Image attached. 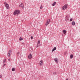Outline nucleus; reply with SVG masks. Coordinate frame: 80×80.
<instances>
[{
	"label": "nucleus",
	"mask_w": 80,
	"mask_h": 80,
	"mask_svg": "<svg viewBox=\"0 0 80 80\" xmlns=\"http://www.w3.org/2000/svg\"><path fill=\"white\" fill-rule=\"evenodd\" d=\"M20 11L19 10H16L13 13V14L14 15H15L16 14L18 15L20 13Z\"/></svg>",
	"instance_id": "nucleus-1"
},
{
	"label": "nucleus",
	"mask_w": 80,
	"mask_h": 80,
	"mask_svg": "<svg viewBox=\"0 0 80 80\" xmlns=\"http://www.w3.org/2000/svg\"><path fill=\"white\" fill-rule=\"evenodd\" d=\"M4 4L5 5V7L8 9H9V7L8 4L7 2H4Z\"/></svg>",
	"instance_id": "nucleus-2"
},
{
	"label": "nucleus",
	"mask_w": 80,
	"mask_h": 80,
	"mask_svg": "<svg viewBox=\"0 0 80 80\" xmlns=\"http://www.w3.org/2000/svg\"><path fill=\"white\" fill-rule=\"evenodd\" d=\"M67 7L68 6L67 5H65L62 6V8H61V9H62V10H65L67 8Z\"/></svg>",
	"instance_id": "nucleus-3"
},
{
	"label": "nucleus",
	"mask_w": 80,
	"mask_h": 80,
	"mask_svg": "<svg viewBox=\"0 0 80 80\" xmlns=\"http://www.w3.org/2000/svg\"><path fill=\"white\" fill-rule=\"evenodd\" d=\"M41 46V44H40V41H38L37 46V48H38V47H40Z\"/></svg>",
	"instance_id": "nucleus-4"
},
{
	"label": "nucleus",
	"mask_w": 80,
	"mask_h": 80,
	"mask_svg": "<svg viewBox=\"0 0 80 80\" xmlns=\"http://www.w3.org/2000/svg\"><path fill=\"white\" fill-rule=\"evenodd\" d=\"M50 22V19H48V21H47V22L46 23V26H47L49 23Z\"/></svg>",
	"instance_id": "nucleus-5"
},
{
	"label": "nucleus",
	"mask_w": 80,
	"mask_h": 80,
	"mask_svg": "<svg viewBox=\"0 0 80 80\" xmlns=\"http://www.w3.org/2000/svg\"><path fill=\"white\" fill-rule=\"evenodd\" d=\"M19 7L20 8H22L23 9L24 8V6L22 3H21Z\"/></svg>",
	"instance_id": "nucleus-6"
},
{
	"label": "nucleus",
	"mask_w": 80,
	"mask_h": 80,
	"mask_svg": "<svg viewBox=\"0 0 80 80\" xmlns=\"http://www.w3.org/2000/svg\"><path fill=\"white\" fill-rule=\"evenodd\" d=\"M11 51H10L8 54V57H10L11 56Z\"/></svg>",
	"instance_id": "nucleus-7"
},
{
	"label": "nucleus",
	"mask_w": 80,
	"mask_h": 80,
	"mask_svg": "<svg viewBox=\"0 0 80 80\" xmlns=\"http://www.w3.org/2000/svg\"><path fill=\"white\" fill-rule=\"evenodd\" d=\"M28 58L29 59H31L32 58V55L31 54H30L29 55H28Z\"/></svg>",
	"instance_id": "nucleus-8"
},
{
	"label": "nucleus",
	"mask_w": 80,
	"mask_h": 80,
	"mask_svg": "<svg viewBox=\"0 0 80 80\" xmlns=\"http://www.w3.org/2000/svg\"><path fill=\"white\" fill-rule=\"evenodd\" d=\"M68 17V16H67L65 18V19H66V21H67V20L69 19Z\"/></svg>",
	"instance_id": "nucleus-9"
},
{
	"label": "nucleus",
	"mask_w": 80,
	"mask_h": 80,
	"mask_svg": "<svg viewBox=\"0 0 80 80\" xmlns=\"http://www.w3.org/2000/svg\"><path fill=\"white\" fill-rule=\"evenodd\" d=\"M54 60L56 62L58 63V59L57 58H55Z\"/></svg>",
	"instance_id": "nucleus-10"
},
{
	"label": "nucleus",
	"mask_w": 80,
	"mask_h": 80,
	"mask_svg": "<svg viewBox=\"0 0 80 80\" xmlns=\"http://www.w3.org/2000/svg\"><path fill=\"white\" fill-rule=\"evenodd\" d=\"M43 63V61H41L40 62V66H41V65H42V63Z\"/></svg>",
	"instance_id": "nucleus-11"
},
{
	"label": "nucleus",
	"mask_w": 80,
	"mask_h": 80,
	"mask_svg": "<svg viewBox=\"0 0 80 80\" xmlns=\"http://www.w3.org/2000/svg\"><path fill=\"white\" fill-rule=\"evenodd\" d=\"M62 32H63V33L65 34L66 33V30H63V31H62Z\"/></svg>",
	"instance_id": "nucleus-12"
},
{
	"label": "nucleus",
	"mask_w": 80,
	"mask_h": 80,
	"mask_svg": "<svg viewBox=\"0 0 80 80\" xmlns=\"http://www.w3.org/2000/svg\"><path fill=\"white\" fill-rule=\"evenodd\" d=\"M56 4V2H53V3H52V6H54L55 4Z\"/></svg>",
	"instance_id": "nucleus-13"
},
{
	"label": "nucleus",
	"mask_w": 80,
	"mask_h": 80,
	"mask_svg": "<svg viewBox=\"0 0 80 80\" xmlns=\"http://www.w3.org/2000/svg\"><path fill=\"white\" fill-rule=\"evenodd\" d=\"M56 49V48L55 47V48H54V49H52V52H53Z\"/></svg>",
	"instance_id": "nucleus-14"
},
{
	"label": "nucleus",
	"mask_w": 80,
	"mask_h": 80,
	"mask_svg": "<svg viewBox=\"0 0 80 80\" xmlns=\"http://www.w3.org/2000/svg\"><path fill=\"white\" fill-rule=\"evenodd\" d=\"M73 55H71V56H70V58L72 59L73 58Z\"/></svg>",
	"instance_id": "nucleus-15"
},
{
	"label": "nucleus",
	"mask_w": 80,
	"mask_h": 80,
	"mask_svg": "<svg viewBox=\"0 0 80 80\" xmlns=\"http://www.w3.org/2000/svg\"><path fill=\"white\" fill-rule=\"evenodd\" d=\"M75 23L74 22V21H73V22H72V25H75Z\"/></svg>",
	"instance_id": "nucleus-16"
},
{
	"label": "nucleus",
	"mask_w": 80,
	"mask_h": 80,
	"mask_svg": "<svg viewBox=\"0 0 80 80\" xmlns=\"http://www.w3.org/2000/svg\"><path fill=\"white\" fill-rule=\"evenodd\" d=\"M12 71H14L15 70V68H13L12 69Z\"/></svg>",
	"instance_id": "nucleus-17"
},
{
	"label": "nucleus",
	"mask_w": 80,
	"mask_h": 80,
	"mask_svg": "<svg viewBox=\"0 0 80 80\" xmlns=\"http://www.w3.org/2000/svg\"><path fill=\"white\" fill-rule=\"evenodd\" d=\"M23 40L22 38H20L19 39V40L20 41H21V40Z\"/></svg>",
	"instance_id": "nucleus-18"
},
{
	"label": "nucleus",
	"mask_w": 80,
	"mask_h": 80,
	"mask_svg": "<svg viewBox=\"0 0 80 80\" xmlns=\"http://www.w3.org/2000/svg\"><path fill=\"white\" fill-rule=\"evenodd\" d=\"M6 62V59H5L4 60V61H3V63L4 64V63Z\"/></svg>",
	"instance_id": "nucleus-19"
},
{
	"label": "nucleus",
	"mask_w": 80,
	"mask_h": 80,
	"mask_svg": "<svg viewBox=\"0 0 80 80\" xmlns=\"http://www.w3.org/2000/svg\"><path fill=\"white\" fill-rule=\"evenodd\" d=\"M19 53H20V52H18L17 53V56H19Z\"/></svg>",
	"instance_id": "nucleus-20"
},
{
	"label": "nucleus",
	"mask_w": 80,
	"mask_h": 80,
	"mask_svg": "<svg viewBox=\"0 0 80 80\" xmlns=\"http://www.w3.org/2000/svg\"><path fill=\"white\" fill-rule=\"evenodd\" d=\"M42 8H43V7L42 6H41V7H40V9H41Z\"/></svg>",
	"instance_id": "nucleus-21"
},
{
	"label": "nucleus",
	"mask_w": 80,
	"mask_h": 80,
	"mask_svg": "<svg viewBox=\"0 0 80 80\" xmlns=\"http://www.w3.org/2000/svg\"><path fill=\"white\" fill-rule=\"evenodd\" d=\"M72 21V19H70V21Z\"/></svg>",
	"instance_id": "nucleus-22"
},
{
	"label": "nucleus",
	"mask_w": 80,
	"mask_h": 80,
	"mask_svg": "<svg viewBox=\"0 0 80 80\" xmlns=\"http://www.w3.org/2000/svg\"><path fill=\"white\" fill-rule=\"evenodd\" d=\"M33 38V36H31V39H32Z\"/></svg>",
	"instance_id": "nucleus-23"
},
{
	"label": "nucleus",
	"mask_w": 80,
	"mask_h": 80,
	"mask_svg": "<svg viewBox=\"0 0 80 80\" xmlns=\"http://www.w3.org/2000/svg\"><path fill=\"white\" fill-rule=\"evenodd\" d=\"M2 76H0V78H1L2 77Z\"/></svg>",
	"instance_id": "nucleus-24"
},
{
	"label": "nucleus",
	"mask_w": 80,
	"mask_h": 80,
	"mask_svg": "<svg viewBox=\"0 0 80 80\" xmlns=\"http://www.w3.org/2000/svg\"><path fill=\"white\" fill-rule=\"evenodd\" d=\"M66 53H67V52L64 53V54L66 55Z\"/></svg>",
	"instance_id": "nucleus-25"
},
{
	"label": "nucleus",
	"mask_w": 80,
	"mask_h": 80,
	"mask_svg": "<svg viewBox=\"0 0 80 80\" xmlns=\"http://www.w3.org/2000/svg\"><path fill=\"white\" fill-rule=\"evenodd\" d=\"M5 64H4L3 65V67H4L5 66Z\"/></svg>",
	"instance_id": "nucleus-26"
},
{
	"label": "nucleus",
	"mask_w": 80,
	"mask_h": 80,
	"mask_svg": "<svg viewBox=\"0 0 80 80\" xmlns=\"http://www.w3.org/2000/svg\"><path fill=\"white\" fill-rule=\"evenodd\" d=\"M8 60H9V61H10V59H8Z\"/></svg>",
	"instance_id": "nucleus-27"
},
{
	"label": "nucleus",
	"mask_w": 80,
	"mask_h": 80,
	"mask_svg": "<svg viewBox=\"0 0 80 80\" xmlns=\"http://www.w3.org/2000/svg\"><path fill=\"white\" fill-rule=\"evenodd\" d=\"M66 80H68V78H67L66 79Z\"/></svg>",
	"instance_id": "nucleus-28"
}]
</instances>
